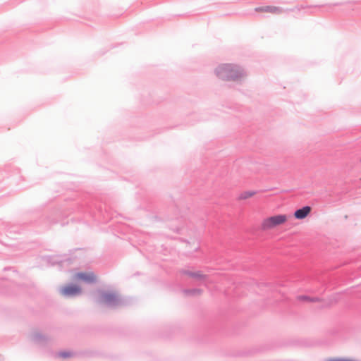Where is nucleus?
Returning a JSON list of instances; mask_svg holds the SVG:
<instances>
[{"label":"nucleus","instance_id":"obj_1","mask_svg":"<svg viewBox=\"0 0 361 361\" xmlns=\"http://www.w3.org/2000/svg\"><path fill=\"white\" fill-rule=\"evenodd\" d=\"M288 219L289 216L285 214L269 216L262 220L259 227L262 231H271L284 226L288 222Z\"/></svg>","mask_w":361,"mask_h":361},{"label":"nucleus","instance_id":"obj_2","mask_svg":"<svg viewBox=\"0 0 361 361\" xmlns=\"http://www.w3.org/2000/svg\"><path fill=\"white\" fill-rule=\"evenodd\" d=\"M216 73L219 78L226 80H235L243 75L240 68L232 64H224L219 66Z\"/></svg>","mask_w":361,"mask_h":361},{"label":"nucleus","instance_id":"obj_3","mask_svg":"<svg viewBox=\"0 0 361 361\" xmlns=\"http://www.w3.org/2000/svg\"><path fill=\"white\" fill-rule=\"evenodd\" d=\"M81 292V288L80 286L76 285H69L63 287L61 293L62 295L65 296H73L80 294Z\"/></svg>","mask_w":361,"mask_h":361},{"label":"nucleus","instance_id":"obj_4","mask_svg":"<svg viewBox=\"0 0 361 361\" xmlns=\"http://www.w3.org/2000/svg\"><path fill=\"white\" fill-rule=\"evenodd\" d=\"M75 280H82L87 283H93L96 281L97 276L93 272H81L74 276Z\"/></svg>","mask_w":361,"mask_h":361},{"label":"nucleus","instance_id":"obj_5","mask_svg":"<svg viewBox=\"0 0 361 361\" xmlns=\"http://www.w3.org/2000/svg\"><path fill=\"white\" fill-rule=\"evenodd\" d=\"M117 301L116 295L114 293H104L101 295V302L107 305H112Z\"/></svg>","mask_w":361,"mask_h":361},{"label":"nucleus","instance_id":"obj_6","mask_svg":"<svg viewBox=\"0 0 361 361\" xmlns=\"http://www.w3.org/2000/svg\"><path fill=\"white\" fill-rule=\"evenodd\" d=\"M312 208L309 206H305L301 209H297L294 212V217L297 219H305L311 212Z\"/></svg>","mask_w":361,"mask_h":361},{"label":"nucleus","instance_id":"obj_7","mask_svg":"<svg viewBox=\"0 0 361 361\" xmlns=\"http://www.w3.org/2000/svg\"><path fill=\"white\" fill-rule=\"evenodd\" d=\"M256 11L259 12H268L271 13H280L281 12L279 8L272 6L257 8Z\"/></svg>","mask_w":361,"mask_h":361},{"label":"nucleus","instance_id":"obj_8","mask_svg":"<svg viewBox=\"0 0 361 361\" xmlns=\"http://www.w3.org/2000/svg\"><path fill=\"white\" fill-rule=\"evenodd\" d=\"M188 275L196 280L198 281H203L206 279V275H204L202 271H188Z\"/></svg>","mask_w":361,"mask_h":361},{"label":"nucleus","instance_id":"obj_9","mask_svg":"<svg viewBox=\"0 0 361 361\" xmlns=\"http://www.w3.org/2000/svg\"><path fill=\"white\" fill-rule=\"evenodd\" d=\"M255 195H256L255 191H252V190L244 191L240 194L239 200H245L252 197Z\"/></svg>","mask_w":361,"mask_h":361},{"label":"nucleus","instance_id":"obj_10","mask_svg":"<svg viewBox=\"0 0 361 361\" xmlns=\"http://www.w3.org/2000/svg\"><path fill=\"white\" fill-rule=\"evenodd\" d=\"M297 300H298L299 302H312V301H313L312 299H311L307 296H305V295L298 296L297 298Z\"/></svg>","mask_w":361,"mask_h":361},{"label":"nucleus","instance_id":"obj_11","mask_svg":"<svg viewBox=\"0 0 361 361\" xmlns=\"http://www.w3.org/2000/svg\"><path fill=\"white\" fill-rule=\"evenodd\" d=\"M328 361H357L353 359L350 358H332L329 359Z\"/></svg>","mask_w":361,"mask_h":361},{"label":"nucleus","instance_id":"obj_12","mask_svg":"<svg viewBox=\"0 0 361 361\" xmlns=\"http://www.w3.org/2000/svg\"><path fill=\"white\" fill-rule=\"evenodd\" d=\"M60 355L62 356V357H66L69 356L68 354L65 353H61Z\"/></svg>","mask_w":361,"mask_h":361}]
</instances>
